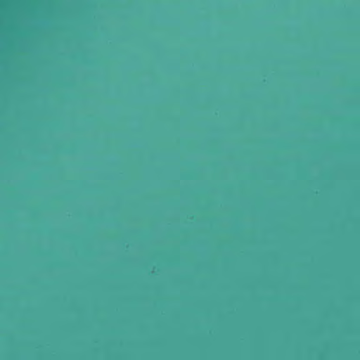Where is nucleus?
<instances>
[{"label":"nucleus","instance_id":"1","mask_svg":"<svg viewBox=\"0 0 360 360\" xmlns=\"http://www.w3.org/2000/svg\"><path fill=\"white\" fill-rule=\"evenodd\" d=\"M89 158H112L111 156H89ZM113 158H186L185 156H114ZM218 158H225L221 150Z\"/></svg>","mask_w":360,"mask_h":360}]
</instances>
